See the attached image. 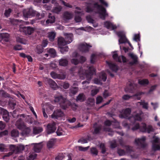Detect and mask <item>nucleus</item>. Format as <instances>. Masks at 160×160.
I'll list each match as a JSON object with an SVG mask.
<instances>
[{
    "instance_id": "f257e3e1",
    "label": "nucleus",
    "mask_w": 160,
    "mask_h": 160,
    "mask_svg": "<svg viewBox=\"0 0 160 160\" xmlns=\"http://www.w3.org/2000/svg\"><path fill=\"white\" fill-rule=\"evenodd\" d=\"M108 7V3L105 1H99V2L96 3H90L87 6L86 12H90L93 11L95 13L99 14L100 18L103 20L105 19L106 17L108 16L106 11L103 6Z\"/></svg>"
},
{
    "instance_id": "f03ea898",
    "label": "nucleus",
    "mask_w": 160,
    "mask_h": 160,
    "mask_svg": "<svg viewBox=\"0 0 160 160\" xmlns=\"http://www.w3.org/2000/svg\"><path fill=\"white\" fill-rule=\"evenodd\" d=\"M142 112L139 111V112H137L136 113H134L133 116L131 117L129 119L130 120H133L135 121H140L141 120V116L142 114ZM133 127L132 128V129L133 130H135L139 129L140 131L143 132H147L150 133L154 131V129L152 126L149 125L147 127H146V124L145 123H143L139 126V124L137 123L132 122Z\"/></svg>"
},
{
    "instance_id": "7ed1b4c3",
    "label": "nucleus",
    "mask_w": 160,
    "mask_h": 160,
    "mask_svg": "<svg viewBox=\"0 0 160 160\" xmlns=\"http://www.w3.org/2000/svg\"><path fill=\"white\" fill-rule=\"evenodd\" d=\"M88 71H87L85 68H80L79 71L78 73L80 78L81 79L86 78L88 81H84L82 82V84H84L85 83L88 84L89 81L92 78V76L95 73V69L93 67H90L89 68L87 67Z\"/></svg>"
},
{
    "instance_id": "20e7f679",
    "label": "nucleus",
    "mask_w": 160,
    "mask_h": 160,
    "mask_svg": "<svg viewBox=\"0 0 160 160\" xmlns=\"http://www.w3.org/2000/svg\"><path fill=\"white\" fill-rule=\"evenodd\" d=\"M64 36L65 37V39L62 37L58 38V43L60 45L69 44L73 40V35L72 33H65Z\"/></svg>"
},
{
    "instance_id": "39448f33",
    "label": "nucleus",
    "mask_w": 160,
    "mask_h": 160,
    "mask_svg": "<svg viewBox=\"0 0 160 160\" xmlns=\"http://www.w3.org/2000/svg\"><path fill=\"white\" fill-rule=\"evenodd\" d=\"M23 15L26 17H30L31 16H36L38 19H41L44 17V13H43L41 14L38 12L34 10L32 8L27 9L23 11Z\"/></svg>"
},
{
    "instance_id": "423d86ee",
    "label": "nucleus",
    "mask_w": 160,
    "mask_h": 160,
    "mask_svg": "<svg viewBox=\"0 0 160 160\" xmlns=\"http://www.w3.org/2000/svg\"><path fill=\"white\" fill-rule=\"evenodd\" d=\"M54 101L58 102L64 109H65L70 105L69 102L65 98L63 97L61 95L55 96Z\"/></svg>"
},
{
    "instance_id": "0eeeda50",
    "label": "nucleus",
    "mask_w": 160,
    "mask_h": 160,
    "mask_svg": "<svg viewBox=\"0 0 160 160\" xmlns=\"http://www.w3.org/2000/svg\"><path fill=\"white\" fill-rule=\"evenodd\" d=\"M15 125L17 128L19 129L22 130L23 132L26 135L30 134L31 130L30 128L27 127L24 123L20 119L18 120L16 122Z\"/></svg>"
},
{
    "instance_id": "6e6552de",
    "label": "nucleus",
    "mask_w": 160,
    "mask_h": 160,
    "mask_svg": "<svg viewBox=\"0 0 160 160\" xmlns=\"http://www.w3.org/2000/svg\"><path fill=\"white\" fill-rule=\"evenodd\" d=\"M117 35L120 39H119L118 41L119 44L121 43H125L127 42L130 46L133 49V48L131 43L128 41V40L126 38L125 36V33L124 32H119L117 33Z\"/></svg>"
},
{
    "instance_id": "1a4fd4ad",
    "label": "nucleus",
    "mask_w": 160,
    "mask_h": 160,
    "mask_svg": "<svg viewBox=\"0 0 160 160\" xmlns=\"http://www.w3.org/2000/svg\"><path fill=\"white\" fill-rule=\"evenodd\" d=\"M99 77L100 79L95 78L94 80V83L96 84H101V80L104 82L106 81L107 79L106 75L104 72H102L99 74Z\"/></svg>"
},
{
    "instance_id": "9d476101",
    "label": "nucleus",
    "mask_w": 160,
    "mask_h": 160,
    "mask_svg": "<svg viewBox=\"0 0 160 160\" xmlns=\"http://www.w3.org/2000/svg\"><path fill=\"white\" fill-rule=\"evenodd\" d=\"M92 46L86 43H81L79 46L78 48L80 51L82 52H86L89 51V49Z\"/></svg>"
},
{
    "instance_id": "9b49d317",
    "label": "nucleus",
    "mask_w": 160,
    "mask_h": 160,
    "mask_svg": "<svg viewBox=\"0 0 160 160\" xmlns=\"http://www.w3.org/2000/svg\"><path fill=\"white\" fill-rule=\"evenodd\" d=\"M131 112V109L128 108L125 109H123L120 112V114L119 115V117L120 118H128Z\"/></svg>"
},
{
    "instance_id": "f8f14e48",
    "label": "nucleus",
    "mask_w": 160,
    "mask_h": 160,
    "mask_svg": "<svg viewBox=\"0 0 160 160\" xmlns=\"http://www.w3.org/2000/svg\"><path fill=\"white\" fill-rule=\"evenodd\" d=\"M64 116V114L61 110H57L54 112L51 116L52 118L53 119H59L60 118Z\"/></svg>"
},
{
    "instance_id": "ddd939ff",
    "label": "nucleus",
    "mask_w": 160,
    "mask_h": 160,
    "mask_svg": "<svg viewBox=\"0 0 160 160\" xmlns=\"http://www.w3.org/2000/svg\"><path fill=\"white\" fill-rule=\"evenodd\" d=\"M146 138L142 137L141 138L136 139L135 140L136 144L140 147V148H143L146 145L145 141Z\"/></svg>"
},
{
    "instance_id": "4468645a",
    "label": "nucleus",
    "mask_w": 160,
    "mask_h": 160,
    "mask_svg": "<svg viewBox=\"0 0 160 160\" xmlns=\"http://www.w3.org/2000/svg\"><path fill=\"white\" fill-rule=\"evenodd\" d=\"M19 29L21 32H23L26 34L29 35L32 33L34 31V28L30 27H20Z\"/></svg>"
},
{
    "instance_id": "2eb2a0df",
    "label": "nucleus",
    "mask_w": 160,
    "mask_h": 160,
    "mask_svg": "<svg viewBox=\"0 0 160 160\" xmlns=\"http://www.w3.org/2000/svg\"><path fill=\"white\" fill-rule=\"evenodd\" d=\"M112 57L113 59L117 61L121 62L122 61L123 62H127V59L125 57L123 56L118 57V54L116 52H113Z\"/></svg>"
},
{
    "instance_id": "dca6fc26",
    "label": "nucleus",
    "mask_w": 160,
    "mask_h": 160,
    "mask_svg": "<svg viewBox=\"0 0 160 160\" xmlns=\"http://www.w3.org/2000/svg\"><path fill=\"white\" fill-rule=\"evenodd\" d=\"M55 125L56 123L54 122L48 125L47 130L48 134H49L55 132L56 129Z\"/></svg>"
},
{
    "instance_id": "f3484780",
    "label": "nucleus",
    "mask_w": 160,
    "mask_h": 160,
    "mask_svg": "<svg viewBox=\"0 0 160 160\" xmlns=\"http://www.w3.org/2000/svg\"><path fill=\"white\" fill-rule=\"evenodd\" d=\"M51 14L50 13L48 16L49 19L46 21L45 24L44 21H40L42 25L48 26V24L49 23H52L54 22L55 21V18L53 16L51 17Z\"/></svg>"
},
{
    "instance_id": "a211bd4d",
    "label": "nucleus",
    "mask_w": 160,
    "mask_h": 160,
    "mask_svg": "<svg viewBox=\"0 0 160 160\" xmlns=\"http://www.w3.org/2000/svg\"><path fill=\"white\" fill-rule=\"evenodd\" d=\"M46 81L49 85L50 86L53 90H56L58 88L57 83L52 80L47 78Z\"/></svg>"
},
{
    "instance_id": "6ab92c4d",
    "label": "nucleus",
    "mask_w": 160,
    "mask_h": 160,
    "mask_svg": "<svg viewBox=\"0 0 160 160\" xmlns=\"http://www.w3.org/2000/svg\"><path fill=\"white\" fill-rule=\"evenodd\" d=\"M79 56L76 52H74L72 54L73 58L71 60V62L75 65L78 64L79 61L78 60Z\"/></svg>"
},
{
    "instance_id": "aec40b11",
    "label": "nucleus",
    "mask_w": 160,
    "mask_h": 160,
    "mask_svg": "<svg viewBox=\"0 0 160 160\" xmlns=\"http://www.w3.org/2000/svg\"><path fill=\"white\" fill-rule=\"evenodd\" d=\"M50 75L52 78L54 79L58 78L59 79H63L66 78V76L64 74H58L54 72L51 73Z\"/></svg>"
},
{
    "instance_id": "412c9836",
    "label": "nucleus",
    "mask_w": 160,
    "mask_h": 160,
    "mask_svg": "<svg viewBox=\"0 0 160 160\" xmlns=\"http://www.w3.org/2000/svg\"><path fill=\"white\" fill-rule=\"evenodd\" d=\"M1 113L3 114L2 118L5 121L8 122L9 119L8 112L3 108H1Z\"/></svg>"
},
{
    "instance_id": "4be33fe9",
    "label": "nucleus",
    "mask_w": 160,
    "mask_h": 160,
    "mask_svg": "<svg viewBox=\"0 0 160 160\" xmlns=\"http://www.w3.org/2000/svg\"><path fill=\"white\" fill-rule=\"evenodd\" d=\"M104 26L107 28L111 30H114L116 29L117 27L115 25L113 24L109 21H106L104 22Z\"/></svg>"
},
{
    "instance_id": "5701e85b",
    "label": "nucleus",
    "mask_w": 160,
    "mask_h": 160,
    "mask_svg": "<svg viewBox=\"0 0 160 160\" xmlns=\"http://www.w3.org/2000/svg\"><path fill=\"white\" fill-rule=\"evenodd\" d=\"M33 145V150L36 152H40L41 149L42 147V143H33L31 144V145Z\"/></svg>"
},
{
    "instance_id": "b1692460",
    "label": "nucleus",
    "mask_w": 160,
    "mask_h": 160,
    "mask_svg": "<svg viewBox=\"0 0 160 160\" xmlns=\"http://www.w3.org/2000/svg\"><path fill=\"white\" fill-rule=\"evenodd\" d=\"M1 37V41L2 43H4V42H7L9 41V35L8 33H2L0 35Z\"/></svg>"
},
{
    "instance_id": "393cba45",
    "label": "nucleus",
    "mask_w": 160,
    "mask_h": 160,
    "mask_svg": "<svg viewBox=\"0 0 160 160\" xmlns=\"http://www.w3.org/2000/svg\"><path fill=\"white\" fill-rule=\"evenodd\" d=\"M43 130V128L41 127H35L33 128V133L36 135L39 134Z\"/></svg>"
},
{
    "instance_id": "a878e982",
    "label": "nucleus",
    "mask_w": 160,
    "mask_h": 160,
    "mask_svg": "<svg viewBox=\"0 0 160 160\" xmlns=\"http://www.w3.org/2000/svg\"><path fill=\"white\" fill-rule=\"evenodd\" d=\"M68 64V61L66 58H62L59 60V64L61 66L65 67Z\"/></svg>"
},
{
    "instance_id": "bb28decb",
    "label": "nucleus",
    "mask_w": 160,
    "mask_h": 160,
    "mask_svg": "<svg viewBox=\"0 0 160 160\" xmlns=\"http://www.w3.org/2000/svg\"><path fill=\"white\" fill-rule=\"evenodd\" d=\"M107 63L108 64L110 68L113 71L116 72L118 69L117 65L111 62L106 61Z\"/></svg>"
},
{
    "instance_id": "cd10ccee",
    "label": "nucleus",
    "mask_w": 160,
    "mask_h": 160,
    "mask_svg": "<svg viewBox=\"0 0 160 160\" xmlns=\"http://www.w3.org/2000/svg\"><path fill=\"white\" fill-rule=\"evenodd\" d=\"M137 105L142 106L143 108L147 109L148 108V103L145 102L144 101L141 100V102L137 103Z\"/></svg>"
},
{
    "instance_id": "c85d7f7f",
    "label": "nucleus",
    "mask_w": 160,
    "mask_h": 160,
    "mask_svg": "<svg viewBox=\"0 0 160 160\" xmlns=\"http://www.w3.org/2000/svg\"><path fill=\"white\" fill-rule=\"evenodd\" d=\"M128 55L133 60V61L131 62L130 64H133L136 63L138 61L137 56L132 53H129Z\"/></svg>"
},
{
    "instance_id": "c756f323",
    "label": "nucleus",
    "mask_w": 160,
    "mask_h": 160,
    "mask_svg": "<svg viewBox=\"0 0 160 160\" xmlns=\"http://www.w3.org/2000/svg\"><path fill=\"white\" fill-rule=\"evenodd\" d=\"M59 47L60 48V51L62 54H64L66 52L68 51V48L67 46H65L63 47L66 45H60L59 44H58Z\"/></svg>"
},
{
    "instance_id": "7c9ffc66",
    "label": "nucleus",
    "mask_w": 160,
    "mask_h": 160,
    "mask_svg": "<svg viewBox=\"0 0 160 160\" xmlns=\"http://www.w3.org/2000/svg\"><path fill=\"white\" fill-rule=\"evenodd\" d=\"M56 140L55 139H50L48 141L47 143V146L48 148H53L55 142Z\"/></svg>"
},
{
    "instance_id": "2f4dec72",
    "label": "nucleus",
    "mask_w": 160,
    "mask_h": 160,
    "mask_svg": "<svg viewBox=\"0 0 160 160\" xmlns=\"http://www.w3.org/2000/svg\"><path fill=\"white\" fill-rule=\"evenodd\" d=\"M72 17V14L67 12H65L63 15V18L65 20L70 19Z\"/></svg>"
},
{
    "instance_id": "473e14b6",
    "label": "nucleus",
    "mask_w": 160,
    "mask_h": 160,
    "mask_svg": "<svg viewBox=\"0 0 160 160\" xmlns=\"http://www.w3.org/2000/svg\"><path fill=\"white\" fill-rule=\"evenodd\" d=\"M56 36V33L54 32H52L48 33V37L51 41L54 40Z\"/></svg>"
},
{
    "instance_id": "72a5a7b5",
    "label": "nucleus",
    "mask_w": 160,
    "mask_h": 160,
    "mask_svg": "<svg viewBox=\"0 0 160 160\" xmlns=\"http://www.w3.org/2000/svg\"><path fill=\"white\" fill-rule=\"evenodd\" d=\"M78 88L77 87H72L69 90V93L70 94L74 95L76 94L78 91Z\"/></svg>"
},
{
    "instance_id": "f704fd0d",
    "label": "nucleus",
    "mask_w": 160,
    "mask_h": 160,
    "mask_svg": "<svg viewBox=\"0 0 160 160\" xmlns=\"http://www.w3.org/2000/svg\"><path fill=\"white\" fill-rule=\"evenodd\" d=\"M85 99V96L83 94L81 93L78 95L76 99V101H79L80 102L83 101Z\"/></svg>"
},
{
    "instance_id": "c9c22d12",
    "label": "nucleus",
    "mask_w": 160,
    "mask_h": 160,
    "mask_svg": "<svg viewBox=\"0 0 160 160\" xmlns=\"http://www.w3.org/2000/svg\"><path fill=\"white\" fill-rule=\"evenodd\" d=\"M17 41L18 42L24 44L27 43L26 40L22 37H18L17 38Z\"/></svg>"
},
{
    "instance_id": "e433bc0d",
    "label": "nucleus",
    "mask_w": 160,
    "mask_h": 160,
    "mask_svg": "<svg viewBox=\"0 0 160 160\" xmlns=\"http://www.w3.org/2000/svg\"><path fill=\"white\" fill-rule=\"evenodd\" d=\"M57 135L58 136L63 135L65 134V132L60 127H59L56 132Z\"/></svg>"
},
{
    "instance_id": "4c0bfd02",
    "label": "nucleus",
    "mask_w": 160,
    "mask_h": 160,
    "mask_svg": "<svg viewBox=\"0 0 160 160\" xmlns=\"http://www.w3.org/2000/svg\"><path fill=\"white\" fill-rule=\"evenodd\" d=\"M37 154L35 153H30L27 158V160H33L36 157Z\"/></svg>"
},
{
    "instance_id": "58836bf2",
    "label": "nucleus",
    "mask_w": 160,
    "mask_h": 160,
    "mask_svg": "<svg viewBox=\"0 0 160 160\" xmlns=\"http://www.w3.org/2000/svg\"><path fill=\"white\" fill-rule=\"evenodd\" d=\"M48 53H49L50 56L51 57H54L56 55L55 50L53 48H50L48 51Z\"/></svg>"
},
{
    "instance_id": "ea45409f",
    "label": "nucleus",
    "mask_w": 160,
    "mask_h": 160,
    "mask_svg": "<svg viewBox=\"0 0 160 160\" xmlns=\"http://www.w3.org/2000/svg\"><path fill=\"white\" fill-rule=\"evenodd\" d=\"M92 88L91 94L92 96H94L97 94L99 90L98 88L95 86H93Z\"/></svg>"
},
{
    "instance_id": "a19ab883",
    "label": "nucleus",
    "mask_w": 160,
    "mask_h": 160,
    "mask_svg": "<svg viewBox=\"0 0 160 160\" xmlns=\"http://www.w3.org/2000/svg\"><path fill=\"white\" fill-rule=\"evenodd\" d=\"M61 9L62 8L61 6H59L54 7L52 10V12L56 13H58L61 12Z\"/></svg>"
},
{
    "instance_id": "79ce46f5",
    "label": "nucleus",
    "mask_w": 160,
    "mask_h": 160,
    "mask_svg": "<svg viewBox=\"0 0 160 160\" xmlns=\"http://www.w3.org/2000/svg\"><path fill=\"white\" fill-rule=\"evenodd\" d=\"M90 139H91L88 136V138H87V139H84V138H81L78 141V142L81 143L82 144H84L88 142L87 140H90Z\"/></svg>"
},
{
    "instance_id": "37998d69",
    "label": "nucleus",
    "mask_w": 160,
    "mask_h": 160,
    "mask_svg": "<svg viewBox=\"0 0 160 160\" xmlns=\"http://www.w3.org/2000/svg\"><path fill=\"white\" fill-rule=\"evenodd\" d=\"M138 82L139 84L143 85L147 84L148 83V81L147 79L139 80Z\"/></svg>"
},
{
    "instance_id": "c03bdc74",
    "label": "nucleus",
    "mask_w": 160,
    "mask_h": 160,
    "mask_svg": "<svg viewBox=\"0 0 160 160\" xmlns=\"http://www.w3.org/2000/svg\"><path fill=\"white\" fill-rule=\"evenodd\" d=\"M112 125L114 128H120L119 123L116 120H115L114 122H112Z\"/></svg>"
},
{
    "instance_id": "a18cd8bd",
    "label": "nucleus",
    "mask_w": 160,
    "mask_h": 160,
    "mask_svg": "<svg viewBox=\"0 0 160 160\" xmlns=\"http://www.w3.org/2000/svg\"><path fill=\"white\" fill-rule=\"evenodd\" d=\"M11 133L12 137H18V132L16 130L14 129L12 130Z\"/></svg>"
},
{
    "instance_id": "49530a36",
    "label": "nucleus",
    "mask_w": 160,
    "mask_h": 160,
    "mask_svg": "<svg viewBox=\"0 0 160 160\" xmlns=\"http://www.w3.org/2000/svg\"><path fill=\"white\" fill-rule=\"evenodd\" d=\"M10 150L13 152L17 153V146L13 145H11L9 146Z\"/></svg>"
},
{
    "instance_id": "de8ad7c7",
    "label": "nucleus",
    "mask_w": 160,
    "mask_h": 160,
    "mask_svg": "<svg viewBox=\"0 0 160 160\" xmlns=\"http://www.w3.org/2000/svg\"><path fill=\"white\" fill-rule=\"evenodd\" d=\"M17 153L23 150L24 149V147L23 145H20L18 146H17Z\"/></svg>"
},
{
    "instance_id": "09e8293b",
    "label": "nucleus",
    "mask_w": 160,
    "mask_h": 160,
    "mask_svg": "<svg viewBox=\"0 0 160 160\" xmlns=\"http://www.w3.org/2000/svg\"><path fill=\"white\" fill-rule=\"evenodd\" d=\"M97 56L95 54H92L91 56L90 62L92 63H93L95 61Z\"/></svg>"
},
{
    "instance_id": "8fccbe9b",
    "label": "nucleus",
    "mask_w": 160,
    "mask_h": 160,
    "mask_svg": "<svg viewBox=\"0 0 160 160\" xmlns=\"http://www.w3.org/2000/svg\"><path fill=\"white\" fill-rule=\"evenodd\" d=\"M133 40L136 42L140 41V36L139 34H135L133 38Z\"/></svg>"
},
{
    "instance_id": "3c124183",
    "label": "nucleus",
    "mask_w": 160,
    "mask_h": 160,
    "mask_svg": "<svg viewBox=\"0 0 160 160\" xmlns=\"http://www.w3.org/2000/svg\"><path fill=\"white\" fill-rule=\"evenodd\" d=\"M91 152L92 154L96 155L98 153V151L95 148H92L91 149Z\"/></svg>"
},
{
    "instance_id": "603ef678",
    "label": "nucleus",
    "mask_w": 160,
    "mask_h": 160,
    "mask_svg": "<svg viewBox=\"0 0 160 160\" xmlns=\"http://www.w3.org/2000/svg\"><path fill=\"white\" fill-rule=\"evenodd\" d=\"M64 157V155L62 153L60 154L55 158V160H62Z\"/></svg>"
},
{
    "instance_id": "864d4df0",
    "label": "nucleus",
    "mask_w": 160,
    "mask_h": 160,
    "mask_svg": "<svg viewBox=\"0 0 160 160\" xmlns=\"http://www.w3.org/2000/svg\"><path fill=\"white\" fill-rule=\"evenodd\" d=\"M143 93L142 92H139L135 94L134 96H133V97H134V98L137 99L138 100H140L141 98L140 95L142 94Z\"/></svg>"
},
{
    "instance_id": "5fc2aeb1",
    "label": "nucleus",
    "mask_w": 160,
    "mask_h": 160,
    "mask_svg": "<svg viewBox=\"0 0 160 160\" xmlns=\"http://www.w3.org/2000/svg\"><path fill=\"white\" fill-rule=\"evenodd\" d=\"M37 53L40 54L43 52V48L42 47H41L40 45H38L37 47Z\"/></svg>"
},
{
    "instance_id": "6e6d98bb",
    "label": "nucleus",
    "mask_w": 160,
    "mask_h": 160,
    "mask_svg": "<svg viewBox=\"0 0 160 160\" xmlns=\"http://www.w3.org/2000/svg\"><path fill=\"white\" fill-rule=\"evenodd\" d=\"M76 8L77 9V10L75 11L76 13L80 15L84 14L83 12L81 11V9L79 8L78 7H76Z\"/></svg>"
},
{
    "instance_id": "4d7b16f0",
    "label": "nucleus",
    "mask_w": 160,
    "mask_h": 160,
    "mask_svg": "<svg viewBox=\"0 0 160 160\" xmlns=\"http://www.w3.org/2000/svg\"><path fill=\"white\" fill-rule=\"evenodd\" d=\"M89 148V147L88 146L86 147H83L81 146L78 147V149L80 151H85L88 150Z\"/></svg>"
},
{
    "instance_id": "13d9d810",
    "label": "nucleus",
    "mask_w": 160,
    "mask_h": 160,
    "mask_svg": "<svg viewBox=\"0 0 160 160\" xmlns=\"http://www.w3.org/2000/svg\"><path fill=\"white\" fill-rule=\"evenodd\" d=\"M100 147L102 149V152L104 153L106 152L105 148L103 143H101L100 145Z\"/></svg>"
},
{
    "instance_id": "bf43d9fd",
    "label": "nucleus",
    "mask_w": 160,
    "mask_h": 160,
    "mask_svg": "<svg viewBox=\"0 0 160 160\" xmlns=\"http://www.w3.org/2000/svg\"><path fill=\"white\" fill-rule=\"evenodd\" d=\"M132 97V96L126 94L123 95L122 97V98L124 100H128Z\"/></svg>"
},
{
    "instance_id": "052dcab7",
    "label": "nucleus",
    "mask_w": 160,
    "mask_h": 160,
    "mask_svg": "<svg viewBox=\"0 0 160 160\" xmlns=\"http://www.w3.org/2000/svg\"><path fill=\"white\" fill-rule=\"evenodd\" d=\"M11 11L12 10L10 9H8V10H6L4 13L6 17H9Z\"/></svg>"
},
{
    "instance_id": "680f3d73",
    "label": "nucleus",
    "mask_w": 160,
    "mask_h": 160,
    "mask_svg": "<svg viewBox=\"0 0 160 160\" xmlns=\"http://www.w3.org/2000/svg\"><path fill=\"white\" fill-rule=\"evenodd\" d=\"M62 87L65 89L68 88L69 87V84L67 82H64L62 85Z\"/></svg>"
},
{
    "instance_id": "e2e57ef3",
    "label": "nucleus",
    "mask_w": 160,
    "mask_h": 160,
    "mask_svg": "<svg viewBox=\"0 0 160 160\" xmlns=\"http://www.w3.org/2000/svg\"><path fill=\"white\" fill-rule=\"evenodd\" d=\"M118 152L120 156L124 155L126 154L125 152L121 149H118Z\"/></svg>"
},
{
    "instance_id": "0e129e2a",
    "label": "nucleus",
    "mask_w": 160,
    "mask_h": 160,
    "mask_svg": "<svg viewBox=\"0 0 160 160\" xmlns=\"http://www.w3.org/2000/svg\"><path fill=\"white\" fill-rule=\"evenodd\" d=\"M101 126H99L98 127L95 128L94 129V134L98 133L99 132L100 130L101 129Z\"/></svg>"
},
{
    "instance_id": "69168bd1",
    "label": "nucleus",
    "mask_w": 160,
    "mask_h": 160,
    "mask_svg": "<svg viewBox=\"0 0 160 160\" xmlns=\"http://www.w3.org/2000/svg\"><path fill=\"white\" fill-rule=\"evenodd\" d=\"M103 98L101 96H98L97 97L96 99V103L98 104L101 103L102 101Z\"/></svg>"
},
{
    "instance_id": "338daca9",
    "label": "nucleus",
    "mask_w": 160,
    "mask_h": 160,
    "mask_svg": "<svg viewBox=\"0 0 160 160\" xmlns=\"http://www.w3.org/2000/svg\"><path fill=\"white\" fill-rule=\"evenodd\" d=\"M67 120L70 123L74 122L76 120V119L75 118H68L67 119Z\"/></svg>"
},
{
    "instance_id": "774afa93",
    "label": "nucleus",
    "mask_w": 160,
    "mask_h": 160,
    "mask_svg": "<svg viewBox=\"0 0 160 160\" xmlns=\"http://www.w3.org/2000/svg\"><path fill=\"white\" fill-rule=\"evenodd\" d=\"M117 146L116 142L115 140H113L111 142V147L112 148H114Z\"/></svg>"
}]
</instances>
